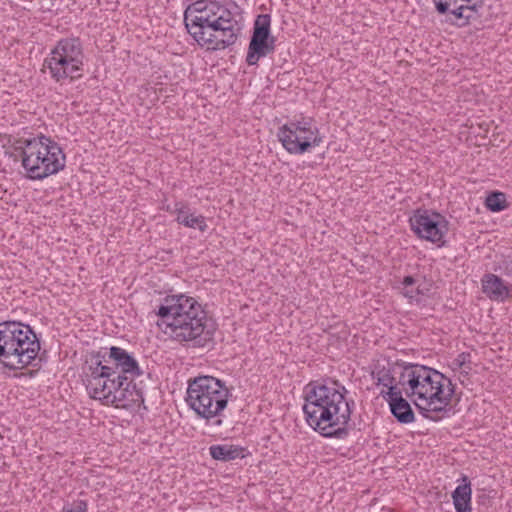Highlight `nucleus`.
<instances>
[{"instance_id": "9b49d317", "label": "nucleus", "mask_w": 512, "mask_h": 512, "mask_svg": "<svg viewBox=\"0 0 512 512\" xmlns=\"http://www.w3.org/2000/svg\"><path fill=\"white\" fill-rule=\"evenodd\" d=\"M44 65L49 69L51 77L57 82L67 78L75 80L82 76L83 63L72 62L69 58L60 55L50 53V56L45 59Z\"/></svg>"}, {"instance_id": "412c9836", "label": "nucleus", "mask_w": 512, "mask_h": 512, "mask_svg": "<svg viewBox=\"0 0 512 512\" xmlns=\"http://www.w3.org/2000/svg\"><path fill=\"white\" fill-rule=\"evenodd\" d=\"M483 5L484 0H469V3L463 4L462 15H457L455 21L451 20V22L459 27L468 25L481 16L479 11L483 8Z\"/></svg>"}, {"instance_id": "39448f33", "label": "nucleus", "mask_w": 512, "mask_h": 512, "mask_svg": "<svg viewBox=\"0 0 512 512\" xmlns=\"http://www.w3.org/2000/svg\"><path fill=\"white\" fill-rule=\"evenodd\" d=\"M40 342L29 325L16 321L0 323V364L9 370L34 365Z\"/></svg>"}, {"instance_id": "f8f14e48", "label": "nucleus", "mask_w": 512, "mask_h": 512, "mask_svg": "<svg viewBox=\"0 0 512 512\" xmlns=\"http://www.w3.org/2000/svg\"><path fill=\"white\" fill-rule=\"evenodd\" d=\"M380 395L387 400L391 414L399 423L409 424L415 420L414 411L410 403L403 397L400 389L397 391L393 388L390 391L382 390Z\"/></svg>"}, {"instance_id": "cd10ccee", "label": "nucleus", "mask_w": 512, "mask_h": 512, "mask_svg": "<svg viewBox=\"0 0 512 512\" xmlns=\"http://www.w3.org/2000/svg\"><path fill=\"white\" fill-rule=\"evenodd\" d=\"M128 380L129 377L123 376L121 374H115L114 376H112V380L110 383V389L112 394H114V391H120V389L125 386Z\"/></svg>"}, {"instance_id": "f03ea898", "label": "nucleus", "mask_w": 512, "mask_h": 512, "mask_svg": "<svg viewBox=\"0 0 512 512\" xmlns=\"http://www.w3.org/2000/svg\"><path fill=\"white\" fill-rule=\"evenodd\" d=\"M157 325L178 342L205 347L213 339L215 330L202 305L185 294L168 295L155 310Z\"/></svg>"}, {"instance_id": "6e6552de", "label": "nucleus", "mask_w": 512, "mask_h": 512, "mask_svg": "<svg viewBox=\"0 0 512 512\" xmlns=\"http://www.w3.org/2000/svg\"><path fill=\"white\" fill-rule=\"evenodd\" d=\"M277 137L285 150L294 155L309 152L323 141L318 127L310 117L285 123L279 128Z\"/></svg>"}, {"instance_id": "7ed1b4c3", "label": "nucleus", "mask_w": 512, "mask_h": 512, "mask_svg": "<svg viewBox=\"0 0 512 512\" xmlns=\"http://www.w3.org/2000/svg\"><path fill=\"white\" fill-rule=\"evenodd\" d=\"M184 24L192 38L208 50L233 45L240 30L232 12L217 1L198 0L188 5Z\"/></svg>"}, {"instance_id": "6ab92c4d", "label": "nucleus", "mask_w": 512, "mask_h": 512, "mask_svg": "<svg viewBox=\"0 0 512 512\" xmlns=\"http://www.w3.org/2000/svg\"><path fill=\"white\" fill-rule=\"evenodd\" d=\"M95 358V363L89 365L87 371L85 372L84 382L86 384V387L91 385L92 382H97L98 379L101 380V378L114 376L116 374V371L114 370L113 367L102 364V361H107L105 355L101 356V353L98 352L95 355Z\"/></svg>"}, {"instance_id": "f3484780", "label": "nucleus", "mask_w": 512, "mask_h": 512, "mask_svg": "<svg viewBox=\"0 0 512 512\" xmlns=\"http://www.w3.org/2000/svg\"><path fill=\"white\" fill-rule=\"evenodd\" d=\"M482 291L491 300L503 301L509 297V288L499 276L489 273L482 278Z\"/></svg>"}, {"instance_id": "2eb2a0df", "label": "nucleus", "mask_w": 512, "mask_h": 512, "mask_svg": "<svg viewBox=\"0 0 512 512\" xmlns=\"http://www.w3.org/2000/svg\"><path fill=\"white\" fill-rule=\"evenodd\" d=\"M402 370L403 363H390L388 361L385 364L377 363L372 371V377L377 380L378 385L388 388L387 391H390L392 387L397 391L400 384L396 380V375L400 376Z\"/></svg>"}, {"instance_id": "c756f323", "label": "nucleus", "mask_w": 512, "mask_h": 512, "mask_svg": "<svg viewBox=\"0 0 512 512\" xmlns=\"http://www.w3.org/2000/svg\"><path fill=\"white\" fill-rule=\"evenodd\" d=\"M215 424H216V425H221V424H222V420H220V419H219V420H217Z\"/></svg>"}, {"instance_id": "4468645a", "label": "nucleus", "mask_w": 512, "mask_h": 512, "mask_svg": "<svg viewBox=\"0 0 512 512\" xmlns=\"http://www.w3.org/2000/svg\"><path fill=\"white\" fill-rule=\"evenodd\" d=\"M108 357L114 362L115 368L120 370L119 374L123 376L135 378L143 373L133 355L123 348L110 347Z\"/></svg>"}, {"instance_id": "b1692460", "label": "nucleus", "mask_w": 512, "mask_h": 512, "mask_svg": "<svg viewBox=\"0 0 512 512\" xmlns=\"http://www.w3.org/2000/svg\"><path fill=\"white\" fill-rule=\"evenodd\" d=\"M433 2L439 14H450L456 19L457 15H462L463 4L469 3V0H433Z\"/></svg>"}, {"instance_id": "20e7f679", "label": "nucleus", "mask_w": 512, "mask_h": 512, "mask_svg": "<svg viewBox=\"0 0 512 512\" xmlns=\"http://www.w3.org/2000/svg\"><path fill=\"white\" fill-rule=\"evenodd\" d=\"M398 383L409 398L417 396L423 403L414 401L422 416L437 422L438 413L447 412L454 395L451 380L436 369L425 365L403 362Z\"/></svg>"}, {"instance_id": "f257e3e1", "label": "nucleus", "mask_w": 512, "mask_h": 512, "mask_svg": "<svg viewBox=\"0 0 512 512\" xmlns=\"http://www.w3.org/2000/svg\"><path fill=\"white\" fill-rule=\"evenodd\" d=\"M333 386L312 381L306 386L303 412L308 425L326 438L344 439L349 434L354 400L346 399L347 389L332 381Z\"/></svg>"}, {"instance_id": "bb28decb", "label": "nucleus", "mask_w": 512, "mask_h": 512, "mask_svg": "<svg viewBox=\"0 0 512 512\" xmlns=\"http://www.w3.org/2000/svg\"><path fill=\"white\" fill-rule=\"evenodd\" d=\"M454 364L458 367L463 369V372L465 374H468L471 370V355L470 353H460L457 358L454 360Z\"/></svg>"}, {"instance_id": "aec40b11", "label": "nucleus", "mask_w": 512, "mask_h": 512, "mask_svg": "<svg viewBox=\"0 0 512 512\" xmlns=\"http://www.w3.org/2000/svg\"><path fill=\"white\" fill-rule=\"evenodd\" d=\"M210 455L213 459L227 462L237 458H244L245 449L238 445H212L209 448Z\"/></svg>"}, {"instance_id": "0eeeda50", "label": "nucleus", "mask_w": 512, "mask_h": 512, "mask_svg": "<svg viewBox=\"0 0 512 512\" xmlns=\"http://www.w3.org/2000/svg\"><path fill=\"white\" fill-rule=\"evenodd\" d=\"M229 394L221 380L213 376H199L189 381L186 400L197 415L209 420L227 407Z\"/></svg>"}, {"instance_id": "393cba45", "label": "nucleus", "mask_w": 512, "mask_h": 512, "mask_svg": "<svg viewBox=\"0 0 512 512\" xmlns=\"http://www.w3.org/2000/svg\"><path fill=\"white\" fill-rule=\"evenodd\" d=\"M485 206L491 212H500L508 207L506 194L500 191L490 192L485 199Z\"/></svg>"}, {"instance_id": "ddd939ff", "label": "nucleus", "mask_w": 512, "mask_h": 512, "mask_svg": "<svg viewBox=\"0 0 512 512\" xmlns=\"http://www.w3.org/2000/svg\"><path fill=\"white\" fill-rule=\"evenodd\" d=\"M134 379L135 378H129L120 391H114L112 398L108 394L107 402H110V406L128 409L135 405L140 406V404L144 403L143 391L141 388L137 387L134 383Z\"/></svg>"}, {"instance_id": "9d476101", "label": "nucleus", "mask_w": 512, "mask_h": 512, "mask_svg": "<svg viewBox=\"0 0 512 512\" xmlns=\"http://www.w3.org/2000/svg\"><path fill=\"white\" fill-rule=\"evenodd\" d=\"M271 17L269 14L257 16L253 33L248 46L246 62L248 65H256L260 58L265 57L275 50V37L270 32Z\"/></svg>"}, {"instance_id": "5701e85b", "label": "nucleus", "mask_w": 512, "mask_h": 512, "mask_svg": "<svg viewBox=\"0 0 512 512\" xmlns=\"http://www.w3.org/2000/svg\"><path fill=\"white\" fill-rule=\"evenodd\" d=\"M177 222L189 227V228H198L201 232H204L207 229V224L205 221V217L202 215H195L193 213H189V210H185L184 207L177 208Z\"/></svg>"}, {"instance_id": "1a4fd4ad", "label": "nucleus", "mask_w": 512, "mask_h": 512, "mask_svg": "<svg viewBox=\"0 0 512 512\" xmlns=\"http://www.w3.org/2000/svg\"><path fill=\"white\" fill-rule=\"evenodd\" d=\"M411 230L421 239L441 242L448 232V221L440 213L418 209L409 219Z\"/></svg>"}, {"instance_id": "c85d7f7f", "label": "nucleus", "mask_w": 512, "mask_h": 512, "mask_svg": "<svg viewBox=\"0 0 512 512\" xmlns=\"http://www.w3.org/2000/svg\"><path fill=\"white\" fill-rule=\"evenodd\" d=\"M63 512H87V502L79 500L74 508H63Z\"/></svg>"}, {"instance_id": "423d86ee", "label": "nucleus", "mask_w": 512, "mask_h": 512, "mask_svg": "<svg viewBox=\"0 0 512 512\" xmlns=\"http://www.w3.org/2000/svg\"><path fill=\"white\" fill-rule=\"evenodd\" d=\"M20 151L22 167L30 180H43L65 168L66 155L60 145L50 137L40 135L22 141Z\"/></svg>"}, {"instance_id": "dca6fc26", "label": "nucleus", "mask_w": 512, "mask_h": 512, "mask_svg": "<svg viewBox=\"0 0 512 512\" xmlns=\"http://www.w3.org/2000/svg\"><path fill=\"white\" fill-rule=\"evenodd\" d=\"M51 53L52 55H60L61 57L69 58L72 62L83 63V48L81 40L78 37L59 40Z\"/></svg>"}, {"instance_id": "4be33fe9", "label": "nucleus", "mask_w": 512, "mask_h": 512, "mask_svg": "<svg viewBox=\"0 0 512 512\" xmlns=\"http://www.w3.org/2000/svg\"><path fill=\"white\" fill-rule=\"evenodd\" d=\"M111 380L112 376H108L101 378V380L98 379L97 382H92L91 385L87 386L86 389L88 390L91 398L101 401V403L104 405L110 406V402H107V398L108 393L111 397L113 396L110 389Z\"/></svg>"}, {"instance_id": "a878e982", "label": "nucleus", "mask_w": 512, "mask_h": 512, "mask_svg": "<svg viewBox=\"0 0 512 512\" xmlns=\"http://www.w3.org/2000/svg\"><path fill=\"white\" fill-rule=\"evenodd\" d=\"M416 280L413 276H405L403 285V295L409 299H417V296L423 294L419 287L414 288Z\"/></svg>"}, {"instance_id": "a211bd4d", "label": "nucleus", "mask_w": 512, "mask_h": 512, "mask_svg": "<svg viewBox=\"0 0 512 512\" xmlns=\"http://www.w3.org/2000/svg\"><path fill=\"white\" fill-rule=\"evenodd\" d=\"M462 482L452 493L453 504L456 512H471V483L466 475H463Z\"/></svg>"}]
</instances>
